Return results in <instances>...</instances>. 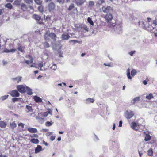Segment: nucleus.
Wrapping results in <instances>:
<instances>
[{"label": "nucleus", "instance_id": "f257e3e1", "mask_svg": "<svg viewBox=\"0 0 157 157\" xmlns=\"http://www.w3.org/2000/svg\"><path fill=\"white\" fill-rule=\"evenodd\" d=\"M45 39L46 41H48L50 38L52 39L54 41L56 40V35L53 33H51L47 32L44 36Z\"/></svg>", "mask_w": 157, "mask_h": 157}, {"label": "nucleus", "instance_id": "f03ea898", "mask_svg": "<svg viewBox=\"0 0 157 157\" xmlns=\"http://www.w3.org/2000/svg\"><path fill=\"white\" fill-rule=\"evenodd\" d=\"M102 10L104 13H108L113 10V8L110 6H105L101 8Z\"/></svg>", "mask_w": 157, "mask_h": 157}, {"label": "nucleus", "instance_id": "7ed1b4c3", "mask_svg": "<svg viewBox=\"0 0 157 157\" xmlns=\"http://www.w3.org/2000/svg\"><path fill=\"white\" fill-rule=\"evenodd\" d=\"M26 86L23 85H19L17 87L18 91L21 93H24L26 91Z\"/></svg>", "mask_w": 157, "mask_h": 157}, {"label": "nucleus", "instance_id": "20e7f679", "mask_svg": "<svg viewBox=\"0 0 157 157\" xmlns=\"http://www.w3.org/2000/svg\"><path fill=\"white\" fill-rule=\"evenodd\" d=\"M32 17L37 21L38 23L40 24H44V23L41 20V17L38 15L33 14L32 16Z\"/></svg>", "mask_w": 157, "mask_h": 157}, {"label": "nucleus", "instance_id": "39448f33", "mask_svg": "<svg viewBox=\"0 0 157 157\" xmlns=\"http://www.w3.org/2000/svg\"><path fill=\"white\" fill-rule=\"evenodd\" d=\"M10 94L13 97H18L19 93L16 90H13L11 91Z\"/></svg>", "mask_w": 157, "mask_h": 157}, {"label": "nucleus", "instance_id": "423d86ee", "mask_svg": "<svg viewBox=\"0 0 157 157\" xmlns=\"http://www.w3.org/2000/svg\"><path fill=\"white\" fill-rule=\"evenodd\" d=\"M105 18L107 20V22H109L112 19L113 16L111 14H107L105 15Z\"/></svg>", "mask_w": 157, "mask_h": 157}, {"label": "nucleus", "instance_id": "0eeeda50", "mask_svg": "<svg viewBox=\"0 0 157 157\" xmlns=\"http://www.w3.org/2000/svg\"><path fill=\"white\" fill-rule=\"evenodd\" d=\"M70 37V36L68 34L63 33L62 34L61 38L62 40H67Z\"/></svg>", "mask_w": 157, "mask_h": 157}, {"label": "nucleus", "instance_id": "6e6552de", "mask_svg": "<svg viewBox=\"0 0 157 157\" xmlns=\"http://www.w3.org/2000/svg\"><path fill=\"white\" fill-rule=\"evenodd\" d=\"M134 115V114L131 111H127L126 113V117L127 118L130 119Z\"/></svg>", "mask_w": 157, "mask_h": 157}, {"label": "nucleus", "instance_id": "1a4fd4ad", "mask_svg": "<svg viewBox=\"0 0 157 157\" xmlns=\"http://www.w3.org/2000/svg\"><path fill=\"white\" fill-rule=\"evenodd\" d=\"M116 30L114 29V31L117 33L120 34L121 33L122 31V29L121 26L120 25H117L116 27Z\"/></svg>", "mask_w": 157, "mask_h": 157}, {"label": "nucleus", "instance_id": "9d476101", "mask_svg": "<svg viewBox=\"0 0 157 157\" xmlns=\"http://www.w3.org/2000/svg\"><path fill=\"white\" fill-rule=\"evenodd\" d=\"M86 0H75V3L77 6H81L86 2Z\"/></svg>", "mask_w": 157, "mask_h": 157}, {"label": "nucleus", "instance_id": "9b49d317", "mask_svg": "<svg viewBox=\"0 0 157 157\" xmlns=\"http://www.w3.org/2000/svg\"><path fill=\"white\" fill-rule=\"evenodd\" d=\"M131 127L133 129L137 130L138 129L139 125L135 122H133L131 123Z\"/></svg>", "mask_w": 157, "mask_h": 157}, {"label": "nucleus", "instance_id": "f8f14e48", "mask_svg": "<svg viewBox=\"0 0 157 157\" xmlns=\"http://www.w3.org/2000/svg\"><path fill=\"white\" fill-rule=\"evenodd\" d=\"M55 8V5L53 2L51 3L48 5L49 10L51 11Z\"/></svg>", "mask_w": 157, "mask_h": 157}, {"label": "nucleus", "instance_id": "ddd939ff", "mask_svg": "<svg viewBox=\"0 0 157 157\" xmlns=\"http://www.w3.org/2000/svg\"><path fill=\"white\" fill-rule=\"evenodd\" d=\"M42 151V147L41 146L38 145L35 148V153L36 154Z\"/></svg>", "mask_w": 157, "mask_h": 157}, {"label": "nucleus", "instance_id": "4468645a", "mask_svg": "<svg viewBox=\"0 0 157 157\" xmlns=\"http://www.w3.org/2000/svg\"><path fill=\"white\" fill-rule=\"evenodd\" d=\"M27 130L29 132L31 133H36L37 132V129L34 128H28Z\"/></svg>", "mask_w": 157, "mask_h": 157}, {"label": "nucleus", "instance_id": "2eb2a0df", "mask_svg": "<svg viewBox=\"0 0 157 157\" xmlns=\"http://www.w3.org/2000/svg\"><path fill=\"white\" fill-rule=\"evenodd\" d=\"M34 99L36 102H40L42 101V99L36 96H35L34 97Z\"/></svg>", "mask_w": 157, "mask_h": 157}, {"label": "nucleus", "instance_id": "dca6fc26", "mask_svg": "<svg viewBox=\"0 0 157 157\" xmlns=\"http://www.w3.org/2000/svg\"><path fill=\"white\" fill-rule=\"evenodd\" d=\"M10 127L12 129H14L17 127V124L15 121L10 122Z\"/></svg>", "mask_w": 157, "mask_h": 157}, {"label": "nucleus", "instance_id": "f3484780", "mask_svg": "<svg viewBox=\"0 0 157 157\" xmlns=\"http://www.w3.org/2000/svg\"><path fill=\"white\" fill-rule=\"evenodd\" d=\"M22 78L21 76H18L16 78H13L12 79L14 81H17V83H19L21 81Z\"/></svg>", "mask_w": 157, "mask_h": 157}, {"label": "nucleus", "instance_id": "a211bd4d", "mask_svg": "<svg viewBox=\"0 0 157 157\" xmlns=\"http://www.w3.org/2000/svg\"><path fill=\"white\" fill-rule=\"evenodd\" d=\"M26 88L27 94L29 95H32V90L27 86H26Z\"/></svg>", "mask_w": 157, "mask_h": 157}, {"label": "nucleus", "instance_id": "6ab92c4d", "mask_svg": "<svg viewBox=\"0 0 157 157\" xmlns=\"http://www.w3.org/2000/svg\"><path fill=\"white\" fill-rule=\"evenodd\" d=\"M24 62L27 64L29 65L30 64L32 63H33V57H30V59L29 60H25Z\"/></svg>", "mask_w": 157, "mask_h": 157}, {"label": "nucleus", "instance_id": "aec40b11", "mask_svg": "<svg viewBox=\"0 0 157 157\" xmlns=\"http://www.w3.org/2000/svg\"><path fill=\"white\" fill-rule=\"evenodd\" d=\"M94 100L91 98H89L86 100V104H89L90 102L93 103L94 102Z\"/></svg>", "mask_w": 157, "mask_h": 157}, {"label": "nucleus", "instance_id": "412c9836", "mask_svg": "<svg viewBox=\"0 0 157 157\" xmlns=\"http://www.w3.org/2000/svg\"><path fill=\"white\" fill-rule=\"evenodd\" d=\"M30 142L33 144H37L39 143V141L37 139L33 138L31 140Z\"/></svg>", "mask_w": 157, "mask_h": 157}, {"label": "nucleus", "instance_id": "4be33fe9", "mask_svg": "<svg viewBox=\"0 0 157 157\" xmlns=\"http://www.w3.org/2000/svg\"><path fill=\"white\" fill-rule=\"evenodd\" d=\"M151 138V136L148 134H146L144 139V140L147 141L150 140Z\"/></svg>", "mask_w": 157, "mask_h": 157}, {"label": "nucleus", "instance_id": "5701e85b", "mask_svg": "<svg viewBox=\"0 0 157 157\" xmlns=\"http://www.w3.org/2000/svg\"><path fill=\"white\" fill-rule=\"evenodd\" d=\"M6 125V122L4 121H0V127L2 128H5Z\"/></svg>", "mask_w": 157, "mask_h": 157}, {"label": "nucleus", "instance_id": "b1692460", "mask_svg": "<svg viewBox=\"0 0 157 157\" xmlns=\"http://www.w3.org/2000/svg\"><path fill=\"white\" fill-rule=\"evenodd\" d=\"M146 96V98L150 100L152 98H153V96L152 94H147Z\"/></svg>", "mask_w": 157, "mask_h": 157}, {"label": "nucleus", "instance_id": "393cba45", "mask_svg": "<svg viewBox=\"0 0 157 157\" xmlns=\"http://www.w3.org/2000/svg\"><path fill=\"white\" fill-rule=\"evenodd\" d=\"M21 6L22 10L23 11H25L27 9V7L25 4L23 3L21 4Z\"/></svg>", "mask_w": 157, "mask_h": 157}, {"label": "nucleus", "instance_id": "a878e982", "mask_svg": "<svg viewBox=\"0 0 157 157\" xmlns=\"http://www.w3.org/2000/svg\"><path fill=\"white\" fill-rule=\"evenodd\" d=\"M82 29L85 31V32H88L89 29L87 25H84L82 27Z\"/></svg>", "mask_w": 157, "mask_h": 157}, {"label": "nucleus", "instance_id": "bb28decb", "mask_svg": "<svg viewBox=\"0 0 157 157\" xmlns=\"http://www.w3.org/2000/svg\"><path fill=\"white\" fill-rule=\"evenodd\" d=\"M53 123V121H51L50 122L47 121L46 122L45 125L46 126L49 127L51 126Z\"/></svg>", "mask_w": 157, "mask_h": 157}, {"label": "nucleus", "instance_id": "cd10ccee", "mask_svg": "<svg viewBox=\"0 0 157 157\" xmlns=\"http://www.w3.org/2000/svg\"><path fill=\"white\" fill-rule=\"evenodd\" d=\"M87 22L92 26H93L94 25V22L91 19V18L90 17H88L87 19Z\"/></svg>", "mask_w": 157, "mask_h": 157}, {"label": "nucleus", "instance_id": "c85d7f7f", "mask_svg": "<svg viewBox=\"0 0 157 157\" xmlns=\"http://www.w3.org/2000/svg\"><path fill=\"white\" fill-rule=\"evenodd\" d=\"M153 153V151L152 150V149L151 148L150 149L148 150L147 151V154L148 155L151 156L152 155Z\"/></svg>", "mask_w": 157, "mask_h": 157}, {"label": "nucleus", "instance_id": "c756f323", "mask_svg": "<svg viewBox=\"0 0 157 157\" xmlns=\"http://www.w3.org/2000/svg\"><path fill=\"white\" fill-rule=\"evenodd\" d=\"M8 95L2 96L0 98V100L1 101H3L5 99H6L8 98Z\"/></svg>", "mask_w": 157, "mask_h": 157}, {"label": "nucleus", "instance_id": "7c9ffc66", "mask_svg": "<svg viewBox=\"0 0 157 157\" xmlns=\"http://www.w3.org/2000/svg\"><path fill=\"white\" fill-rule=\"evenodd\" d=\"M136 73L137 72L136 70L132 69L131 71V75L133 77L136 74Z\"/></svg>", "mask_w": 157, "mask_h": 157}, {"label": "nucleus", "instance_id": "2f4dec72", "mask_svg": "<svg viewBox=\"0 0 157 157\" xmlns=\"http://www.w3.org/2000/svg\"><path fill=\"white\" fill-rule=\"evenodd\" d=\"M94 2L92 1H90L89 2L88 6L89 7H92L94 5Z\"/></svg>", "mask_w": 157, "mask_h": 157}, {"label": "nucleus", "instance_id": "473e14b6", "mask_svg": "<svg viewBox=\"0 0 157 157\" xmlns=\"http://www.w3.org/2000/svg\"><path fill=\"white\" fill-rule=\"evenodd\" d=\"M52 115V113L50 111H48L46 112H44L43 114V116L44 117H47L48 116L49 114Z\"/></svg>", "mask_w": 157, "mask_h": 157}, {"label": "nucleus", "instance_id": "72a5a7b5", "mask_svg": "<svg viewBox=\"0 0 157 157\" xmlns=\"http://www.w3.org/2000/svg\"><path fill=\"white\" fill-rule=\"evenodd\" d=\"M140 98V97H136L135 98H134L133 101V102H132V103L133 104H134L135 102H136V101H138L139 100Z\"/></svg>", "mask_w": 157, "mask_h": 157}, {"label": "nucleus", "instance_id": "f704fd0d", "mask_svg": "<svg viewBox=\"0 0 157 157\" xmlns=\"http://www.w3.org/2000/svg\"><path fill=\"white\" fill-rule=\"evenodd\" d=\"M38 10L41 13H42L44 11L43 6L40 5L38 7Z\"/></svg>", "mask_w": 157, "mask_h": 157}, {"label": "nucleus", "instance_id": "c9c22d12", "mask_svg": "<svg viewBox=\"0 0 157 157\" xmlns=\"http://www.w3.org/2000/svg\"><path fill=\"white\" fill-rule=\"evenodd\" d=\"M5 6L9 9H12V6L11 5V4L10 3H8L7 4H6L5 5Z\"/></svg>", "mask_w": 157, "mask_h": 157}, {"label": "nucleus", "instance_id": "e433bc0d", "mask_svg": "<svg viewBox=\"0 0 157 157\" xmlns=\"http://www.w3.org/2000/svg\"><path fill=\"white\" fill-rule=\"evenodd\" d=\"M104 2H105L104 0H98L97 2V4L98 5H101L102 3H103Z\"/></svg>", "mask_w": 157, "mask_h": 157}, {"label": "nucleus", "instance_id": "4c0bfd02", "mask_svg": "<svg viewBox=\"0 0 157 157\" xmlns=\"http://www.w3.org/2000/svg\"><path fill=\"white\" fill-rule=\"evenodd\" d=\"M57 68V67L56 65L55 64H54L52 66L50 67V68L52 70H53L54 71L56 70Z\"/></svg>", "mask_w": 157, "mask_h": 157}, {"label": "nucleus", "instance_id": "58836bf2", "mask_svg": "<svg viewBox=\"0 0 157 157\" xmlns=\"http://www.w3.org/2000/svg\"><path fill=\"white\" fill-rule=\"evenodd\" d=\"M26 108L28 110L27 112H32V109L31 107L29 105H26Z\"/></svg>", "mask_w": 157, "mask_h": 157}, {"label": "nucleus", "instance_id": "ea45409f", "mask_svg": "<svg viewBox=\"0 0 157 157\" xmlns=\"http://www.w3.org/2000/svg\"><path fill=\"white\" fill-rule=\"evenodd\" d=\"M35 3L38 5H41L42 3V1L41 0H35Z\"/></svg>", "mask_w": 157, "mask_h": 157}, {"label": "nucleus", "instance_id": "a19ab883", "mask_svg": "<svg viewBox=\"0 0 157 157\" xmlns=\"http://www.w3.org/2000/svg\"><path fill=\"white\" fill-rule=\"evenodd\" d=\"M39 67L40 68V70H43L42 68L43 67V64L42 63H40L38 64Z\"/></svg>", "mask_w": 157, "mask_h": 157}, {"label": "nucleus", "instance_id": "79ce46f5", "mask_svg": "<svg viewBox=\"0 0 157 157\" xmlns=\"http://www.w3.org/2000/svg\"><path fill=\"white\" fill-rule=\"evenodd\" d=\"M74 7V5L73 4H71L69 6L68 8V10H71Z\"/></svg>", "mask_w": 157, "mask_h": 157}, {"label": "nucleus", "instance_id": "37998d69", "mask_svg": "<svg viewBox=\"0 0 157 157\" xmlns=\"http://www.w3.org/2000/svg\"><path fill=\"white\" fill-rule=\"evenodd\" d=\"M44 47L46 48H48L50 46L48 43L47 42H44Z\"/></svg>", "mask_w": 157, "mask_h": 157}, {"label": "nucleus", "instance_id": "c03bdc74", "mask_svg": "<svg viewBox=\"0 0 157 157\" xmlns=\"http://www.w3.org/2000/svg\"><path fill=\"white\" fill-rule=\"evenodd\" d=\"M17 49L19 51H20L22 52H23L24 51L23 48L21 46H19Z\"/></svg>", "mask_w": 157, "mask_h": 157}, {"label": "nucleus", "instance_id": "a18cd8bd", "mask_svg": "<svg viewBox=\"0 0 157 157\" xmlns=\"http://www.w3.org/2000/svg\"><path fill=\"white\" fill-rule=\"evenodd\" d=\"M24 1L27 3L30 4L33 2L32 0H24Z\"/></svg>", "mask_w": 157, "mask_h": 157}, {"label": "nucleus", "instance_id": "49530a36", "mask_svg": "<svg viewBox=\"0 0 157 157\" xmlns=\"http://www.w3.org/2000/svg\"><path fill=\"white\" fill-rule=\"evenodd\" d=\"M153 24L155 26L157 27V19L153 21ZM155 28H156V27H155Z\"/></svg>", "mask_w": 157, "mask_h": 157}, {"label": "nucleus", "instance_id": "de8ad7c7", "mask_svg": "<svg viewBox=\"0 0 157 157\" xmlns=\"http://www.w3.org/2000/svg\"><path fill=\"white\" fill-rule=\"evenodd\" d=\"M19 98H13L12 99V100L13 102H15L16 101H18L19 100Z\"/></svg>", "mask_w": 157, "mask_h": 157}, {"label": "nucleus", "instance_id": "09e8293b", "mask_svg": "<svg viewBox=\"0 0 157 157\" xmlns=\"http://www.w3.org/2000/svg\"><path fill=\"white\" fill-rule=\"evenodd\" d=\"M127 76L128 78L130 79H132V77L130 76V72H128L127 73Z\"/></svg>", "mask_w": 157, "mask_h": 157}, {"label": "nucleus", "instance_id": "8fccbe9b", "mask_svg": "<svg viewBox=\"0 0 157 157\" xmlns=\"http://www.w3.org/2000/svg\"><path fill=\"white\" fill-rule=\"evenodd\" d=\"M71 42H73L74 43H82V41L78 42L77 40H71Z\"/></svg>", "mask_w": 157, "mask_h": 157}, {"label": "nucleus", "instance_id": "3c124183", "mask_svg": "<svg viewBox=\"0 0 157 157\" xmlns=\"http://www.w3.org/2000/svg\"><path fill=\"white\" fill-rule=\"evenodd\" d=\"M19 126H21L22 128H23L24 127V124L22 123H20L18 124Z\"/></svg>", "mask_w": 157, "mask_h": 157}, {"label": "nucleus", "instance_id": "603ef678", "mask_svg": "<svg viewBox=\"0 0 157 157\" xmlns=\"http://www.w3.org/2000/svg\"><path fill=\"white\" fill-rule=\"evenodd\" d=\"M55 136H51L50 139L52 141H53L55 140Z\"/></svg>", "mask_w": 157, "mask_h": 157}, {"label": "nucleus", "instance_id": "864d4df0", "mask_svg": "<svg viewBox=\"0 0 157 157\" xmlns=\"http://www.w3.org/2000/svg\"><path fill=\"white\" fill-rule=\"evenodd\" d=\"M135 52V51H131L129 53V54L131 56H132L133 54Z\"/></svg>", "mask_w": 157, "mask_h": 157}, {"label": "nucleus", "instance_id": "5fc2aeb1", "mask_svg": "<svg viewBox=\"0 0 157 157\" xmlns=\"http://www.w3.org/2000/svg\"><path fill=\"white\" fill-rule=\"evenodd\" d=\"M4 12V9H0V15L2 14Z\"/></svg>", "mask_w": 157, "mask_h": 157}, {"label": "nucleus", "instance_id": "6e6d98bb", "mask_svg": "<svg viewBox=\"0 0 157 157\" xmlns=\"http://www.w3.org/2000/svg\"><path fill=\"white\" fill-rule=\"evenodd\" d=\"M57 2L63 4L64 0H57Z\"/></svg>", "mask_w": 157, "mask_h": 157}, {"label": "nucleus", "instance_id": "4d7b16f0", "mask_svg": "<svg viewBox=\"0 0 157 157\" xmlns=\"http://www.w3.org/2000/svg\"><path fill=\"white\" fill-rule=\"evenodd\" d=\"M138 151L139 152V156L141 157L143 155V154L142 152L140 151L139 150H138Z\"/></svg>", "mask_w": 157, "mask_h": 157}, {"label": "nucleus", "instance_id": "13d9d810", "mask_svg": "<svg viewBox=\"0 0 157 157\" xmlns=\"http://www.w3.org/2000/svg\"><path fill=\"white\" fill-rule=\"evenodd\" d=\"M122 121H121L119 122V126L120 127H121L122 126Z\"/></svg>", "mask_w": 157, "mask_h": 157}, {"label": "nucleus", "instance_id": "bf43d9fd", "mask_svg": "<svg viewBox=\"0 0 157 157\" xmlns=\"http://www.w3.org/2000/svg\"><path fill=\"white\" fill-rule=\"evenodd\" d=\"M43 143L46 146H47L48 145V144L46 142H45L44 141H43Z\"/></svg>", "mask_w": 157, "mask_h": 157}, {"label": "nucleus", "instance_id": "052dcab7", "mask_svg": "<svg viewBox=\"0 0 157 157\" xmlns=\"http://www.w3.org/2000/svg\"><path fill=\"white\" fill-rule=\"evenodd\" d=\"M16 51V49H12L10 50V52H14Z\"/></svg>", "mask_w": 157, "mask_h": 157}, {"label": "nucleus", "instance_id": "680f3d73", "mask_svg": "<svg viewBox=\"0 0 157 157\" xmlns=\"http://www.w3.org/2000/svg\"><path fill=\"white\" fill-rule=\"evenodd\" d=\"M4 52H10V50L6 49L4 50Z\"/></svg>", "mask_w": 157, "mask_h": 157}, {"label": "nucleus", "instance_id": "e2e57ef3", "mask_svg": "<svg viewBox=\"0 0 157 157\" xmlns=\"http://www.w3.org/2000/svg\"><path fill=\"white\" fill-rule=\"evenodd\" d=\"M36 119H37V120L42 119V118L41 117H36Z\"/></svg>", "mask_w": 157, "mask_h": 157}, {"label": "nucleus", "instance_id": "0e129e2a", "mask_svg": "<svg viewBox=\"0 0 157 157\" xmlns=\"http://www.w3.org/2000/svg\"><path fill=\"white\" fill-rule=\"evenodd\" d=\"M143 83L144 85H146L147 84V82L146 80H144L143 82Z\"/></svg>", "mask_w": 157, "mask_h": 157}, {"label": "nucleus", "instance_id": "69168bd1", "mask_svg": "<svg viewBox=\"0 0 157 157\" xmlns=\"http://www.w3.org/2000/svg\"><path fill=\"white\" fill-rule=\"evenodd\" d=\"M52 132H49L47 133V135H52Z\"/></svg>", "mask_w": 157, "mask_h": 157}, {"label": "nucleus", "instance_id": "338daca9", "mask_svg": "<svg viewBox=\"0 0 157 157\" xmlns=\"http://www.w3.org/2000/svg\"><path fill=\"white\" fill-rule=\"evenodd\" d=\"M31 137H38V136L37 134H33V136H31Z\"/></svg>", "mask_w": 157, "mask_h": 157}, {"label": "nucleus", "instance_id": "774afa93", "mask_svg": "<svg viewBox=\"0 0 157 157\" xmlns=\"http://www.w3.org/2000/svg\"><path fill=\"white\" fill-rule=\"evenodd\" d=\"M0 157H6L5 155H2L1 153H0Z\"/></svg>", "mask_w": 157, "mask_h": 157}]
</instances>
